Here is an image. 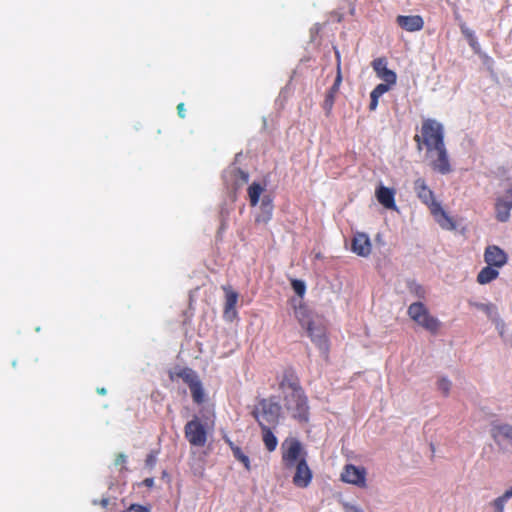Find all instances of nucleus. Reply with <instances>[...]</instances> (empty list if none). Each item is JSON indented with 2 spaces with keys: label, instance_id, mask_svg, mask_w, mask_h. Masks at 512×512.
Masks as SVG:
<instances>
[{
  "label": "nucleus",
  "instance_id": "11",
  "mask_svg": "<svg viewBox=\"0 0 512 512\" xmlns=\"http://www.w3.org/2000/svg\"><path fill=\"white\" fill-rule=\"evenodd\" d=\"M484 261L496 269L502 268L508 262L507 253L497 245H488L484 251Z\"/></svg>",
  "mask_w": 512,
  "mask_h": 512
},
{
  "label": "nucleus",
  "instance_id": "41",
  "mask_svg": "<svg viewBox=\"0 0 512 512\" xmlns=\"http://www.w3.org/2000/svg\"><path fill=\"white\" fill-rule=\"evenodd\" d=\"M142 485L152 488L154 486V478L149 477L143 480Z\"/></svg>",
  "mask_w": 512,
  "mask_h": 512
},
{
  "label": "nucleus",
  "instance_id": "2",
  "mask_svg": "<svg viewBox=\"0 0 512 512\" xmlns=\"http://www.w3.org/2000/svg\"><path fill=\"white\" fill-rule=\"evenodd\" d=\"M414 141L419 151L425 148L427 152L445 146L443 125L435 119H424L420 133L415 134Z\"/></svg>",
  "mask_w": 512,
  "mask_h": 512
},
{
  "label": "nucleus",
  "instance_id": "43",
  "mask_svg": "<svg viewBox=\"0 0 512 512\" xmlns=\"http://www.w3.org/2000/svg\"><path fill=\"white\" fill-rule=\"evenodd\" d=\"M238 174H239V176H240V178H241V180H242L243 182H245V183H246V182H248V180H249V175H248V173H246V172H244V171H242V170H238Z\"/></svg>",
  "mask_w": 512,
  "mask_h": 512
},
{
  "label": "nucleus",
  "instance_id": "42",
  "mask_svg": "<svg viewBox=\"0 0 512 512\" xmlns=\"http://www.w3.org/2000/svg\"><path fill=\"white\" fill-rule=\"evenodd\" d=\"M500 497L503 498L505 501H508L512 497V486L509 489H507Z\"/></svg>",
  "mask_w": 512,
  "mask_h": 512
},
{
  "label": "nucleus",
  "instance_id": "10",
  "mask_svg": "<svg viewBox=\"0 0 512 512\" xmlns=\"http://www.w3.org/2000/svg\"><path fill=\"white\" fill-rule=\"evenodd\" d=\"M366 469L364 467H357L353 464L344 466L341 473V480L345 483L355 485L360 488L366 487Z\"/></svg>",
  "mask_w": 512,
  "mask_h": 512
},
{
  "label": "nucleus",
  "instance_id": "20",
  "mask_svg": "<svg viewBox=\"0 0 512 512\" xmlns=\"http://www.w3.org/2000/svg\"><path fill=\"white\" fill-rule=\"evenodd\" d=\"M430 213L436 220V222L443 228L447 230H454L456 228L455 222L453 219L446 213V211L442 208L441 204H434V208L430 210Z\"/></svg>",
  "mask_w": 512,
  "mask_h": 512
},
{
  "label": "nucleus",
  "instance_id": "5",
  "mask_svg": "<svg viewBox=\"0 0 512 512\" xmlns=\"http://www.w3.org/2000/svg\"><path fill=\"white\" fill-rule=\"evenodd\" d=\"M213 429L207 421H202L198 416H194L184 426V435L190 445L195 447H203L207 443L208 433Z\"/></svg>",
  "mask_w": 512,
  "mask_h": 512
},
{
  "label": "nucleus",
  "instance_id": "21",
  "mask_svg": "<svg viewBox=\"0 0 512 512\" xmlns=\"http://www.w3.org/2000/svg\"><path fill=\"white\" fill-rule=\"evenodd\" d=\"M491 437L499 445L503 441H509L512 444V425L496 424L491 428Z\"/></svg>",
  "mask_w": 512,
  "mask_h": 512
},
{
  "label": "nucleus",
  "instance_id": "44",
  "mask_svg": "<svg viewBox=\"0 0 512 512\" xmlns=\"http://www.w3.org/2000/svg\"><path fill=\"white\" fill-rule=\"evenodd\" d=\"M417 295H418L419 297H424V290H423V289H422V287H420V286H419V287H418V289H417Z\"/></svg>",
  "mask_w": 512,
  "mask_h": 512
},
{
  "label": "nucleus",
  "instance_id": "28",
  "mask_svg": "<svg viewBox=\"0 0 512 512\" xmlns=\"http://www.w3.org/2000/svg\"><path fill=\"white\" fill-rule=\"evenodd\" d=\"M381 80L384 81V83H387L391 86L395 85L396 84V81H397V75L396 73L391 70V69H388L386 68L385 70H383L380 74L377 75Z\"/></svg>",
  "mask_w": 512,
  "mask_h": 512
},
{
  "label": "nucleus",
  "instance_id": "12",
  "mask_svg": "<svg viewBox=\"0 0 512 512\" xmlns=\"http://www.w3.org/2000/svg\"><path fill=\"white\" fill-rule=\"evenodd\" d=\"M336 56H337V59H338L337 75H336V78L334 80L333 85L326 92L325 99H324L323 104H322V108L324 109V111H325L327 116H329L331 114V111H332L334 103H335L336 95L339 92L340 85H341V82H342L339 52H336Z\"/></svg>",
  "mask_w": 512,
  "mask_h": 512
},
{
  "label": "nucleus",
  "instance_id": "1",
  "mask_svg": "<svg viewBox=\"0 0 512 512\" xmlns=\"http://www.w3.org/2000/svg\"><path fill=\"white\" fill-rule=\"evenodd\" d=\"M294 315L300 326L319 349H327V325L322 315L314 313L305 304L294 307Z\"/></svg>",
  "mask_w": 512,
  "mask_h": 512
},
{
  "label": "nucleus",
  "instance_id": "33",
  "mask_svg": "<svg viewBox=\"0 0 512 512\" xmlns=\"http://www.w3.org/2000/svg\"><path fill=\"white\" fill-rule=\"evenodd\" d=\"M438 389L443 393L444 396H447L451 389V382L447 378L439 379Z\"/></svg>",
  "mask_w": 512,
  "mask_h": 512
},
{
  "label": "nucleus",
  "instance_id": "18",
  "mask_svg": "<svg viewBox=\"0 0 512 512\" xmlns=\"http://www.w3.org/2000/svg\"><path fill=\"white\" fill-rule=\"evenodd\" d=\"M396 23L408 32L420 31L424 27V20L420 15H399L396 18Z\"/></svg>",
  "mask_w": 512,
  "mask_h": 512
},
{
  "label": "nucleus",
  "instance_id": "26",
  "mask_svg": "<svg viewBox=\"0 0 512 512\" xmlns=\"http://www.w3.org/2000/svg\"><path fill=\"white\" fill-rule=\"evenodd\" d=\"M265 190L264 186H262L260 183L253 182L248 187V196L251 206H256L259 203V199L263 191Z\"/></svg>",
  "mask_w": 512,
  "mask_h": 512
},
{
  "label": "nucleus",
  "instance_id": "4",
  "mask_svg": "<svg viewBox=\"0 0 512 512\" xmlns=\"http://www.w3.org/2000/svg\"><path fill=\"white\" fill-rule=\"evenodd\" d=\"M281 405L274 398L261 399L252 411L260 427H276L281 416Z\"/></svg>",
  "mask_w": 512,
  "mask_h": 512
},
{
  "label": "nucleus",
  "instance_id": "3",
  "mask_svg": "<svg viewBox=\"0 0 512 512\" xmlns=\"http://www.w3.org/2000/svg\"><path fill=\"white\" fill-rule=\"evenodd\" d=\"M168 376L171 381L181 379L189 387L194 403L200 405L205 401V391L196 371L177 365L168 371Z\"/></svg>",
  "mask_w": 512,
  "mask_h": 512
},
{
  "label": "nucleus",
  "instance_id": "47",
  "mask_svg": "<svg viewBox=\"0 0 512 512\" xmlns=\"http://www.w3.org/2000/svg\"><path fill=\"white\" fill-rule=\"evenodd\" d=\"M107 502H108L107 500H104V501H102V504L106 505Z\"/></svg>",
  "mask_w": 512,
  "mask_h": 512
},
{
  "label": "nucleus",
  "instance_id": "14",
  "mask_svg": "<svg viewBox=\"0 0 512 512\" xmlns=\"http://www.w3.org/2000/svg\"><path fill=\"white\" fill-rule=\"evenodd\" d=\"M296 471L293 476V484L299 488H306L312 480V471L310 470L307 461L304 457L299 459L295 464Z\"/></svg>",
  "mask_w": 512,
  "mask_h": 512
},
{
  "label": "nucleus",
  "instance_id": "40",
  "mask_svg": "<svg viewBox=\"0 0 512 512\" xmlns=\"http://www.w3.org/2000/svg\"><path fill=\"white\" fill-rule=\"evenodd\" d=\"M177 113L179 115L180 118H185L186 116V110H185V106H184V103H179L177 105Z\"/></svg>",
  "mask_w": 512,
  "mask_h": 512
},
{
  "label": "nucleus",
  "instance_id": "45",
  "mask_svg": "<svg viewBox=\"0 0 512 512\" xmlns=\"http://www.w3.org/2000/svg\"><path fill=\"white\" fill-rule=\"evenodd\" d=\"M97 392L100 394V395H105L106 394V389L105 388H98L97 389Z\"/></svg>",
  "mask_w": 512,
  "mask_h": 512
},
{
  "label": "nucleus",
  "instance_id": "8",
  "mask_svg": "<svg viewBox=\"0 0 512 512\" xmlns=\"http://www.w3.org/2000/svg\"><path fill=\"white\" fill-rule=\"evenodd\" d=\"M426 157L429 159V165L434 171L443 175L449 174L452 171L446 146L427 151Z\"/></svg>",
  "mask_w": 512,
  "mask_h": 512
},
{
  "label": "nucleus",
  "instance_id": "19",
  "mask_svg": "<svg viewBox=\"0 0 512 512\" xmlns=\"http://www.w3.org/2000/svg\"><path fill=\"white\" fill-rule=\"evenodd\" d=\"M378 202L386 209L397 210L395 203V190L393 188L380 185L375 192Z\"/></svg>",
  "mask_w": 512,
  "mask_h": 512
},
{
  "label": "nucleus",
  "instance_id": "23",
  "mask_svg": "<svg viewBox=\"0 0 512 512\" xmlns=\"http://www.w3.org/2000/svg\"><path fill=\"white\" fill-rule=\"evenodd\" d=\"M499 276V271L491 267L489 265L485 266L480 270V272L477 275V282L479 284H488L491 281L495 280Z\"/></svg>",
  "mask_w": 512,
  "mask_h": 512
},
{
  "label": "nucleus",
  "instance_id": "22",
  "mask_svg": "<svg viewBox=\"0 0 512 512\" xmlns=\"http://www.w3.org/2000/svg\"><path fill=\"white\" fill-rule=\"evenodd\" d=\"M224 290L226 292L224 315L230 318L236 315L235 307L238 301V293L231 289L224 288Z\"/></svg>",
  "mask_w": 512,
  "mask_h": 512
},
{
  "label": "nucleus",
  "instance_id": "7",
  "mask_svg": "<svg viewBox=\"0 0 512 512\" xmlns=\"http://www.w3.org/2000/svg\"><path fill=\"white\" fill-rule=\"evenodd\" d=\"M283 401L286 410L291 413L293 418L300 422L308 421L309 406L304 390L285 393Z\"/></svg>",
  "mask_w": 512,
  "mask_h": 512
},
{
  "label": "nucleus",
  "instance_id": "34",
  "mask_svg": "<svg viewBox=\"0 0 512 512\" xmlns=\"http://www.w3.org/2000/svg\"><path fill=\"white\" fill-rule=\"evenodd\" d=\"M126 512H151V506L134 503L128 507Z\"/></svg>",
  "mask_w": 512,
  "mask_h": 512
},
{
  "label": "nucleus",
  "instance_id": "35",
  "mask_svg": "<svg viewBox=\"0 0 512 512\" xmlns=\"http://www.w3.org/2000/svg\"><path fill=\"white\" fill-rule=\"evenodd\" d=\"M390 87L391 85L387 83H380L371 91V93L378 97H381L383 94L390 90Z\"/></svg>",
  "mask_w": 512,
  "mask_h": 512
},
{
  "label": "nucleus",
  "instance_id": "39",
  "mask_svg": "<svg viewBox=\"0 0 512 512\" xmlns=\"http://www.w3.org/2000/svg\"><path fill=\"white\" fill-rule=\"evenodd\" d=\"M127 457L123 453H118L115 457L114 464L116 466L123 465L126 463Z\"/></svg>",
  "mask_w": 512,
  "mask_h": 512
},
{
  "label": "nucleus",
  "instance_id": "38",
  "mask_svg": "<svg viewBox=\"0 0 512 512\" xmlns=\"http://www.w3.org/2000/svg\"><path fill=\"white\" fill-rule=\"evenodd\" d=\"M380 97L374 95L373 93H370V104H369V110L374 111L378 106V100Z\"/></svg>",
  "mask_w": 512,
  "mask_h": 512
},
{
  "label": "nucleus",
  "instance_id": "25",
  "mask_svg": "<svg viewBox=\"0 0 512 512\" xmlns=\"http://www.w3.org/2000/svg\"><path fill=\"white\" fill-rule=\"evenodd\" d=\"M225 441L229 445L234 458L236 460H238L239 462H241L247 471H250L251 464H250L249 457L246 454H244L242 449L240 447L236 446L230 439H226Z\"/></svg>",
  "mask_w": 512,
  "mask_h": 512
},
{
  "label": "nucleus",
  "instance_id": "13",
  "mask_svg": "<svg viewBox=\"0 0 512 512\" xmlns=\"http://www.w3.org/2000/svg\"><path fill=\"white\" fill-rule=\"evenodd\" d=\"M413 188L419 200L425 204L429 210L434 208V204H439L435 199L434 192L427 186L425 179H416Z\"/></svg>",
  "mask_w": 512,
  "mask_h": 512
},
{
  "label": "nucleus",
  "instance_id": "37",
  "mask_svg": "<svg viewBox=\"0 0 512 512\" xmlns=\"http://www.w3.org/2000/svg\"><path fill=\"white\" fill-rule=\"evenodd\" d=\"M507 503V501H505L503 498H501L500 496L498 498H496L493 502H492V506L494 508V511L495 512H504V507H505V504Z\"/></svg>",
  "mask_w": 512,
  "mask_h": 512
},
{
  "label": "nucleus",
  "instance_id": "29",
  "mask_svg": "<svg viewBox=\"0 0 512 512\" xmlns=\"http://www.w3.org/2000/svg\"><path fill=\"white\" fill-rule=\"evenodd\" d=\"M461 31H462V34L467 39L471 48L473 50H477L479 44H478V41H477L474 31H472L471 29L464 27V26L461 27Z\"/></svg>",
  "mask_w": 512,
  "mask_h": 512
},
{
  "label": "nucleus",
  "instance_id": "16",
  "mask_svg": "<svg viewBox=\"0 0 512 512\" xmlns=\"http://www.w3.org/2000/svg\"><path fill=\"white\" fill-rule=\"evenodd\" d=\"M351 250L353 253L361 257L370 255L372 245L369 236L363 232H357L352 239Z\"/></svg>",
  "mask_w": 512,
  "mask_h": 512
},
{
  "label": "nucleus",
  "instance_id": "32",
  "mask_svg": "<svg viewBox=\"0 0 512 512\" xmlns=\"http://www.w3.org/2000/svg\"><path fill=\"white\" fill-rule=\"evenodd\" d=\"M291 285H292L293 290L295 291V293L298 296L302 297L305 294L306 286L303 281L294 279V280H292Z\"/></svg>",
  "mask_w": 512,
  "mask_h": 512
},
{
  "label": "nucleus",
  "instance_id": "27",
  "mask_svg": "<svg viewBox=\"0 0 512 512\" xmlns=\"http://www.w3.org/2000/svg\"><path fill=\"white\" fill-rule=\"evenodd\" d=\"M468 304L470 307L484 312L489 318H493L497 314V307L493 303L469 301Z\"/></svg>",
  "mask_w": 512,
  "mask_h": 512
},
{
  "label": "nucleus",
  "instance_id": "6",
  "mask_svg": "<svg viewBox=\"0 0 512 512\" xmlns=\"http://www.w3.org/2000/svg\"><path fill=\"white\" fill-rule=\"evenodd\" d=\"M409 317L426 331L436 334L440 327V321L430 314L428 308L422 302H414L408 307Z\"/></svg>",
  "mask_w": 512,
  "mask_h": 512
},
{
  "label": "nucleus",
  "instance_id": "17",
  "mask_svg": "<svg viewBox=\"0 0 512 512\" xmlns=\"http://www.w3.org/2000/svg\"><path fill=\"white\" fill-rule=\"evenodd\" d=\"M512 209V190H508L504 196L497 199L495 204L496 219L506 222L510 217Z\"/></svg>",
  "mask_w": 512,
  "mask_h": 512
},
{
  "label": "nucleus",
  "instance_id": "15",
  "mask_svg": "<svg viewBox=\"0 0 512 512\" xmlns=\"http://www.w3.org/2000/svg\"><path fill=\"white\" fill-rule=\"evenodd\" d=\"M279 388L283 394L303 390L299 377L292 368L284 370L282 378L279 381Z\"/></svg>",
  "mask_w": 512,
  "mask_h": 512
},
{
  "label": "nucleus",
  "instance_id": "46",
  "mask_svg": "<svg viewBox=\"0 0 512 512\" xmlns=\"http://www.w3.org/2000/svg\"><path fill=\"white\" fill-rule=\"evenodd\" d=\"M354 512H364V511H362L361 509H355Z\"/></svg>",
  "mask_w": 512,
  "mask_h": 512
},
{
  "label": "nucleus",
  "instance_id": "9",
  "mask_svg": "<svg viewBox=\"0 0 512 512\" xmlns=\"http://www.w3.org/2000/svg\"><path fill=\"white\" fill-rule=\"evenodd\" d=\"M302 453V445L295 438L286 439L282 443V462L286 468H292L299 461Z\"/></svg>",
  "mask_w": 512,
  "mask_h": 512
},
{
  "label": "nucleus",
  "instance_id": "36",
  "mask_svg": "<svg viewBox=\"0 0 512 512\" xmlns=\"http://www.w3.org/2000/svg\"><path fill=\"white\" fill-rule=\"evenodd\" d=\"M157 455H158V452L157 451H151L146 459H145V465L146 467L152 469L154 468V466L156 465V462H157Z\"/></svg>",
  "mask_w": 512,
  "mask_h": 512
},
{
  "label": "nucleus",
  "instance_id": "30",
  "mask_svg": "<svg viewBox=\"0 0 512 512\" xmlns=\"http://www.w3.org/2000/svg\"><path fill=\"white\" fill-rule=\"evenodd\" d=\"M376 75L387 68V60L384 57L376 58L371 63Z\"/></svg>",
  "mask_w": 512,
  "mask_h": 512
},
{
  "label": "nucleus",
  "instance_id": "31",
  "mask_svg": "<svg viewBox=\"0 0 512 512\" xmlns=\"http://www.w3.org/2000/svg\"><path fill=\"white\" fill-rule=\"evenodd\" d=\"M261 208L264 212L267 213V220H269L273 210L272 199L269 196H265L262 199Z\"/></svg>",
  "mask_w": 512,
  "mask_h": 512
},
{
  "label": "nucleus",
  "instance_id": "24",
  "mask_svg": "<svg viewBox=\"0 0 512 512\" xmlns=\"http://www.w3.org/2000/svg\"><path fill=\"white\" fill-rule=\"evenodd\" d=\"M262 431V440L269 452H273L278 445V440L272 432L273 427H260Z\"/></svg>",
  "mask_w": 512,
  "mask_h": 512
}]
</instances>
